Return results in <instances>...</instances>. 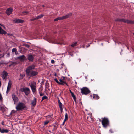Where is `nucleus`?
<instances>
[{
    "mask_svg": "<svg viewBox=\"0 0 134 134\" xmlns=\"http://www.w3.org/2000/svg\"><path fill=\"white\" fill-rule=\"evenodd\" d=\"M35 67V66L34 65H32L29 66L26 69V74L27 76L29 78L33 77L38 75V72L37 71L34 70Z\"/></svg>",
    "mask_w": 134,
    "mask_h": 134,
    "instance_id": "nucleus-1",
    "label": "nucleus"
},
{
    "mask_svg": "<svg viewBox=\"0 0 134 134\" xmlns=\"http://www.w3.org/2000/svg\"><path fill=\"white\" fill-rule=\"evenodd\" d=\"M115 21L123 22L124 23H127V24H134V21L131 20H129L128 19H124L117 18L115 19Z\"/></svg>",
    "mask_w": 134,
    "mask_h": 134,
    "instance_id": "nucleus-2",
    "label": "nucleus"
},
{
    "mask_svg": "<svg viewBox=\"0 0 134 134\" xmlns=\"http://www.w3.org/2000/svg\"><path fill=\"white\" fill-rule=\"evenodd\" d=\"M101 123L103 127L106 128L109 124V121L108 119L106 117L102 118Z\"/></svg>",
    "mask_w": 134,
    "mask_h": 134,
    "instance_id": "nucleus-3",
    "label": "nucleus"
},
{
    "mask_svg": "<svg viewBox=\"0 0 134 134\" xmlns=\"http://www.w3.org/2000/svg\"><path fill=\"white\" fill-rule=\"evenodd\" d=\"M25 107L24 104L21 102H19L16 106V109L17 111H21Z\"/></svg>",
    "mask_w": 134,
    "mask_h": 134,
    "instance_id": "nucleus-4",
    "label": "nucleus"
},
{
    "mask_svg": "<svg viewBox=\"0 0 134 134\" xmlns=\"http://www.w3.org/2000/svg\"><path fill=\"white\" fill-rule=\"evenodd\" d=\"M72 15L71 13H70L62 17H59L55 19L54 20V21H57L59 20H62L65 19L69 17Z\"/></svg>",
    "mask_w": 134,
    "mask_h": 134,
    "instance_id": "nucleus-5",
    "label": "nucleus"
},
{
    "mask_svg": "<svg viewBox=\"0 0 134 134\" xmlns=\"http://www.w3.org/2000/svg\"><path fill=\"white\" fill-rule=\"evenodd\" d=\"M81 92L82 94L87 95L90 92L89 89L86 87H84L81 89Z\"/></svg>",
    "mask_w": 134,
    "mask_h": 134,
    "instance_id": "nucleus-6",
    "label": "nucleus"
},
{
    "mask_svg": "<svg viewBox=\"0 0 134 134\" xmlns=\"http://www.w3.org/2000/svg\"><path fill=\"white\" fill-rule=\"evenodd\" d=\"M20 91L22 92H24L25 93L26 95H28L30 93V89L28 88H21L20 89Z\"/></svg>",
    "mask_w": 134,
    "mask_h": 134,
    "instance_id": "nucleus-7",
    "label": "nucleus"
},
{
    "mask_svg": "<svg viewBox=\"0 0 134 134\" xmlns=\"http://www.w3.org/2000/svg\"><path fill=\"white\" fill-rule=\"evenodd\" d=\"M67 78L65 77H62L61 79L59 80V81L62 84H61V85H63L64 84H66L67 86H68L67 83H66V81Z\"/></svg>",
    "mask_w": 134,
    "mask_h": 134,
    "instance_id": "nucleus-8",
    "label": "nucleus"
},
{
    "mask_svg": "<svg viewBox=\"0 0 134 134\" xmlns=\"http://www.w3.org/2000/svg\"><path fill=\"white\" fill-rule=\"evenodd\" d=\"M29 85L31 87L32 92L33 93L35 92L36 90V87L35 84H34L32 83L30 84Z\"/></svg>",
    "mask_w": 134,
    "mask_h": 134,
    "instance_id": "nucleus-9",
    "label": "nucleus"
},
{
    "mask_svg": "<svg viewBox=\"0 0 134 134\" xmlns=\"http://www.w3.org/2000/svg\"><path fill=\"white\" fill-rule=\"evenodd\" d=\"M13 9L12 8H9L7 9L6 13L8 16L9 15L12 13L13 11Z\"/></svg>",
    "mask_w": 134,
    "mask_h": 134,
    "instance_id": "nucleus-10",
    "label": "nucleus"
},
{
    "mask_svg": "<svg viewBox=\"0 0 134 134\" xmlns=\"http://www.w3.org/2000/svg\"><path fill=\"white\" fill-rule=\"evenodd\" d=\"M8 74V73L6 71H4L1 74V77L3 79H5L7 77Z\"/></svg>",
    "mask_w": 134,
    "mask_h": 134,
    "instance_id": "nucleus-11",
    "label": "nucleus"
},
{
    "mask_svg": "<svg viewBox=\"0 0 134 134\" xmlns=\"http://www.w3.org/2000/svg\"><path fill=\"white\" fill-rule=\"evenodd\" d=\"M27 59L29 61L32 62L34 60V57L32 55L29 54L27 56Z\"/></svg>",
    "mask_w": 134,
    "mask_h": 134,
    "instance_id": "nucleus-12",
    "label": "nucleus"
},
{
    "mask_svg": "<svg viewBox=\"0 0 134 134\" xmlns=\"http://www.w3.org/2000/svg\"><path fill=\"white\" fill-rule=\"evenodd\" d=\"M17 58L20 61L23 62L26 60V57L24 55H23L17 57Z\"/></svg>",
    "mask_w": 134,
    "mask_h": 134,
    "instance_id": "nucleus-13",
    "label": "nucleus"
},
{
    "mask_svg": "<svg viewBox=\"0 0 134 134\" xmlns=\"http://www.w3.org/2000/svg\"><path fill=\"white\" fill-rule=\"evenodd\" d=\"M12 98L13 99V100L14 101V103L15 104L18 101V99L17 97L16 96V95L14 94L12 95Z\"/></svg>",
    "mask_w": 134,
    "mask_h": 134,
    "instance_id": "nucleus-14",
    "label": "nucleus"
},
{
    "mask_svg": "<svg viewBox=\"0 0 134 134\" xmlns=\"http://www.w3.org/2000/svg\"><path fill=\"white\" fill-rule=\"evenodd\" d=\"M9 131V130H8L7 129H2L0 127V132L1 133H7Z\"/></svg>",
    "mask_w": 134,
    "mask_h": 134,
    "instance_id": "nucleus-15",
    "label": "nucleus"
},
{
    "mask_svg": "<svg viewBox=\"0 0 134 134\" xmlns=\"http://www.w3.org/2000/svg\"><path fill=\"white\" fill-rule=\"evenodd\" d=\"M13 22L15 23H23L24 22V21L21 19H14L13 20Z\"/></svg>",
    "mask_w": 134,
    "mask_h": 134,
    "instance_id": "nucleus-16",
    "label": "nucleus"
},
{
    "mask_svg": "<svg viewBox=\"0 0 134 134\" xmlns=\"http://www.w3.org/2000/svg\"><path fill=\"white\" fill-rule=\"evenodd\" d=\"M12 83V82L11 80H10L9 81L7 88L8 90H10L11 88Z\"/></svg>",
    "mask_w": 134,
    "mask_h": 134,
    "instance_id": "nucleus-17",
    "label": "nucleus"
},
{
    "mask_svg": "<svg viewBox=\"0 0 134 134\" xmlns=\"http://www.w3.org/2000/svg\"><path fill=\"white\" fill-rule=\"evenodd\" d=\"M36 104V99L35 97L34 98V100H33L31 103V105L33 106H35Z\"/></svg>",
    "mask_w": 134,
    "mask_h": 134,
    "instance_id": "nucleus-18",
    "label": "nucleus"
},
{
    "mask_svg": "<svg viewBox=\"0 0 134 134\" xmlns=\"http://www.w3.org/2000/svg\"><path fill=\"white\" fill-rule=\"evenodd\" d=\"M6 32L5 31L2 29L0 26V34H5L6 33Z\"/></svg>",
    "mask_w": 134,
    "mask_h": 134,
    "instance_id": "nucleus-19",
    "label": "nucleus"
},
{
    "mask_svg": "<svg viewBox=\"0 0 134 134\" xmlns=\"http://www.w3.org/2000/svg\"><path fill=\"white\" fill-rule=\"evenodd\" d=\"M12 52L13 53L15 52V54L17 55L18 54V52L17 51L16 49L15 48H14L12 50Z\"/></svg>",
    "mask_w": 134,
    "mask_h": 134,
    "instance_id": "nucleus-20",
    "label": "nucleus"
},
{
    "mask_svg": "<svg viewBox=\"0 0 134 134\" xmlns=\"http://www.w3.org/2000/svg\"><path fill=\"white\" fill-rule=\"evenodd\" d=\"M93 98L94 99H96L97 100L99 98V97L97 94H93Z\"/></svg>",
    "mask_w": 134,
    "mask_h": 134,
    "instance_id": "nucleus-21",
    "label": "nucleus"
},
{
    "mask_svg": "<svg viewBox=\"0 0 134 134\" xmlns=\"http://www.w3.org/2000/svg\"><path fill=\"white\" fill-rule=\"evenodd\" d=\"M17 64V63L16 62H12L9 65V66L10 67L12 66H14L16 65Z\"/></svg>",
    "mask_w": 134,
    "mask_h": 134,
    "instance_id": "nucleus-22",
    "label": "nucleus"
},
{
    "mask_svg": "<svg viewBox=\"0 0 134 134\" xmlns=\"http://www.w3.org/2000/svg\"><path fill=\"white\" fill-rule=\"evenodd\" d=\"M71 95L73 99L75 102H76V98L75 96L74 95V93H71Z\"/></svg>",
    "mask_w": 134,
    "mask_h": 134,
    "instance_id": "nucleus-23",
    "label": "nucleus"
},
{
    "mask_svg": "<svg viewBox=\"0 0 134 134\" xmlns=\"http://www.w3.org/2000/svg\"><path fill=\"white\" fill-rule=\"evenodd\" d=\"M58 102L59 104V105L60 108H63V104L61 103V102L59 100H58Z\"/></svg>",
    "mask_w": 134,
    "mask_h": 134,
    "instance_id": "nucleus-24",
    "label": "nucleus"
},
{
    "mask_svg": "<svg viewBox=\"0 0 134 134\" xmlns=\"http://www.w3.org/2000/svg\"><path fill=\"white\" fill-rule=\"evenodd\" d=\"M29 13V12L27 11H24L22 12L21 15H24L28 14Z\"/></svg>",
    "mask_w": 134,
    "mask_h": 134,
    "instance_id": "nucleus-25",
    "label": "nucleus"
},
{
    "mask_svg": "<svg viewBox=\"0 0 134 134\" xmlns=\"http://www.w3.org/2000/svg\"><path fill=\"white\" fill-rule=\"evenodd\" d=\"M44 15L43 14H40V15L38 16L37 17H36L37 19H39L43 17Z\"/></svg>",
    "mask_w": 134,
    "mask_h": 134,
    "instance_id": "nucleus-26",
    "label": "nucleus"
},
{
    "mask_svg": "<svg viewBox=\"0 0 134 134\" xmlns=\"http://www.w3.org/2000/svg\"><path fill=\"white\" fill-rule=\"evenodd\" d=\"M54 80L58 84L61 85V84H62L60 81V82H59L57 79L56 78L54 79Z\"/></svg>",
    "mask_w": 134,
    "mask_h": 134,
    "instance_id": "nucleus-27",
    "label": "nucleus"
},
{
    "mask_svg": "<svg viewBox=\"0 0 134 134\" xmlns=\"http://www.w3.org/2000/svg\"><path fill=\"white\" fill-rule=\"evenodd\" d=\"M77 42H75L73 43V44L71 45V46L74 47L76 46V45L77 44Z\"/></svg>",
    "mask_w": 134,
    "mask_h": 134,
    "instance_id": "nucleus-28",
    "label": "nucleus"
},
{
    "mask_svg": "<svg viewBox=\"0 0 134 134\" xmlns=\"http://www.w3.org/2000/svg\"><path fill=\"white\" fill-rule=\"evenodd\" d=\"M68 119V115L67 113H65V118L64 120H67Z\"/></svg>",
    "mask_w": 134,
    "mask_h": 134,
    "instance_id": "nucleus-29",
    "label": "nucleus"
},
{
    "mask_svg": "<svg viewBox=\"0 0 134 134\" xmlns=\"http://www.w3.org/2000/svg\"><path fill=\"white\" fill-rule=\"evenodd\" d=\"M47 98H48V97H47V96H43L42 98V99L41 100V101H42L44 100L47 99Z\"/></svg>",
    "mask_w": 134,
    "mask_h": 134,
    "instance_id": "nucleus-30",
    "label": "nucleus"
},
{
    "mask_svg": "<svg viewBox=\"0 0 134 134\" xmlns=\"http://www.w3.org/2000/svg\"><path fill=\"white\" fill-rule=\"evenodd\" d=\"M23 46H25V47L27 48H29L30 47V46L27 44H24L23 45Z\"/></svg>",
    "mask_w": 134,
    "mask_h": 134,
    "instance_id": "nucleus-31",
    "label": "nucleus"
},
{
    "mask_svg": "<svg viewBox=\"0 0 134 134\" xmlns=\"http://www.w3.org/2000/svg\"><path fill=\"white\" fill-rule=\"evenodd\" d=\"M87 119L88 121H92V119L90 117H88L87 118Z\"/></svg>",
    "mask_w": 134,
    "mask_h": 134,
    "instance_id": "nucleus-32",
    "label": "nucleus"
},
{
    "mask_svg": "<svg viewBox=\"0 0 134 134\" xmlns=\"http://www.w3.org/2000/svg\"><path fill=\"white\" fill-rule=\"evenodd\" d=\"M57 126L55 125L53 127V128L52 129V131H54L55 130L57 129Z\"/></svg>",
    "mask_w": 134,
    "mask_h": 134,
    "instance_id": "nucleus-33",
    "label": "nucleus"
},
{
    "mask_svg": "<svg viewBox=\"0 0 134 134\" xmlns=\"http://www.w3.org/2000/svg\"><path fill=\"white\" fill-rule=\"evenodd\" d=\"M0 110L2 111H4L5 110V108L3 107H1L0 108Z\"/></svg>",
    "mask_w": 134,
    "mask_h": 134,
    "instance_id": "nucleus-34",
    "label": "nucleus"
},
{
    "mask_svg": "<svg viewBox=\"0 0 134 134\" xmlns=\"http://www.w3.org/2000/svg\"><path fill=\"white\" fill-rule=\"evenodd\" d=\"M44 82V81H43L40 84H41V87H42V86L43 85Z\"/></svg>",
    "mask_w": 134,
    "mask_h": 134,
    "instance_id": "nucleus-35",
    "label": "nucleus"
},
{
    "mask_svg": "<svg viewBox=\"0 0 134 134\" xmlns=\"http://www.w3.org/2000/svg\"><path fill=\"white\" fill-rule=\"evenodd\" d=\"M39 93L40 94V96H42L44 95V93H42V92H39Z\"/></svg>",
    "mask_w": 134,
    "mask_h": 134,
    "instance_id": "nucleus-36",
    "label": "nucleus"
},
{
    "mask_svg": "<svg viewBox=\"0 0 134 134\" xmlns=\"http://www.w3.org/2000/svg\"><path fill=\"white\" fill-rule=\"evenodd\" d=\"M49 122V121H46L44 122V125H46Z\"/></svg>",
    "mask_w": 134,
    "mask_h": 134,
    "instance_id": "nucleus-37",
    "label": "nucleus"
},
{
    "mask_svg": "<svg viewBox=\"0 0 134 134\" xmlns=\"http://www.w3.org/2000/svg\"><path fill=\"white\" fill-rule=\"evenodd\" d=\"M41 87L40 88L39 90H38V91H39V93L40 92H41L42 91V90H43V88H41Z\"/></svg>",
    "mask_w": 134,
    "mask_h": 134,
    "instance_id": "nucleus-38",
    "label": "nucleus"
},
{
    "mask_svg": "<svg viewBox=\"0 0 134 134\" xmlns=\"http://www.w3.org/2000/svg\"><path fill=\"white\" fill-rule=\"evenodd\" d=\"M37 20V19L36 17L34 18H33V19H31L30 20L31 21H34V20Z\"/></svg>",
    "mask_w": 134,
    "mask_h": 134,
    "instance_id": "nucleus-39",
    "label": "nucleus"
},
{
    "mask_svg": "<svg viewBox=\"0 0 134 134\" xmlns=\"http://www.w3.org/2000/svg\"><path fill=\"white\" fill-rule=\"evenodd\" d=\"M10 53H7V57H9L10 56Z\"/></svg>",
    "mask_w": 134,
    "mask_h": 134,
    "instance_id": "nucleus-40",
    "label": "nucleus"
},
{
    "mask_svg": "<svg viewBox=\"0 0 134 134\" xmlns=\"http://www.w3.org/2000/svg\"><path fill=\"white\" fill-rule=\"evenodd\" d=\"M55 62V61L54 60H51V63L52 64L54 63Z\"/></svg>",
    "mask_w": 134,
    "mask_h": 134,
    "instance_id": "nucleus-41",
    "label": "nucleus"
},
{
    "mask_svg": "<svg viewBox=\"0 0 134 134\" xmlns=\"http://www.w3.org/2000/svg\"><path fill=\"white\" fill-rule=\"evenodd\" d=\"M4 56V55L3 54L2 55L1 54H0V58L3 57Z\"/></svg>",
    "mask_w": 134,
    "mask_h": 134,
    "instance_id": "nucleus-42",
    "label": "nucleus"
},
{
    "mask_svg": "<svg viewBox=\"0 0 134 134\" xmlns=\"http://www.w3.org/2000/svg\"><path fill=\"white\" fill-rule=\"evenodd\" d=\"M2 99V97L1 94L0 93V100H1Z\"/></svg>",
    "mask_w": 134,
    "mask_h": 134,
    "instance_id": "nucleus-43",
    "label": "nucleus"
},
{
    "mask_svg": "<svg viewBox=\"0 0 134 134\" xmlns=\"http://www.w3.org/2000/svg\"><path fill=\"white\" fill-rule=\"evenodd\" d=\"M60 108V111H61V113L63 111V108Z\"/></svg>",
    "mask_w": 134,
    "mask_h": 134,
    "instance_id": "nucleus-44",
    "label": "nucleus"
},
{
    "mask_svg": "<svg viewBox=\"0 0 134 134\" xmlns=\"http://www.w3.org/2000/svg\"><path fill=\"white\" fill-rule=\"evenodd\" d=\"M10 90H8L7 89L6 93L7 94H8Z\"/></svg>",
    "mask_w": 134,
    "mask_h": 134,
    "instance_id": "nucleus-45",
    "label": "nucleus"
},
{
    "mask_svg": "<svg viewBox=\"0 0 134 134\" xmlns=\"http://www.w3.org/2000/svg\"><path fill=\"white\" fill-rule=\"evenodd\" d=\"M66 120H64V121H63V123H62V125H64V123H65V122H66Z\"/></svg>",
    "mask_w": 134,
    "mask_h": 134,
    "instance_id": "nucleus-46",
    "label": "nucleus"
},
{
    "mask_svg": "<svg viewBox=\"0 0 134 134\" xmlns=\"http://www.w3.org/2000/svg\"><path fill=\"white\" fill-rule=\"evenodd\" d=\"M20 76L21 77H22V78H23L24 77V76L21 75V74H20Z\"/></svg>",
    "mask_w": 134,
    "mask_h": 134,
    "instance_id": "nucleus-47",
    "label": "nucleus"
},
{
    "mask_svg": "<svg viewBox=\"0 0 134 134\" xmlns=\"http://www.w3.org/2000/svg\"><path fill=\"white\" fill-rule=\"evenodd\" d=\"M12 113H14L15 112V111L14 110H13L12 111Z\"/></svg>",
    "mask_w": 134,
    "mask_h": 134,
    "instance_id": "nucleus-48",
    "label": "nucleus"
},
{
    "mask_svg": "<svg viewBox=\"0 0 134 134\" xmlns=\"http://www.w3.org/2000/svg\"><path fill=\"white\" fill-rule=\"evenodd\" d=\"M79 61V62H80V61H81V59L80 58H79L78 59Z\"/></svg>",
    "mask_w": 134,
    "mask_h": 134,
    "instance_id": "nucleus-49",
    "label": "nucleus"
},
{
    "mask_svg": "<svg viewBox=\"0 0 134 134\" xmlns=\"http://www.w3.org/2000/svg\"><path fill=\"white\" fill-rule=\"evenodd\" d=\"M54 76H57V74L56 73H55L54 74Z\"/></svg>",
    "mask_w": 134,
    "mask_h": 134,
    "instance_id": "nucleus-50",
    "label": "nucleus"
},
{
    "mask_svg": "<svg viewBox=\"0 0 134 134\" xmlns=\"http://www.w3.org/2000/svg\"><path fill=\"white\" fill-rule=\"evenodd\" d=\"M70 92L71 94V93H73V92H72L70 90Z\"/></svg>",
    "mask_w": 134,
    "mask_h": 134,
    "instance_id": "nucleus-51",
    "label": "nucleus"
},
{
    "mask_svg": "<svg viewBox=\"0 0 134 134\" xmlns=\"http://www.w3.org/2000/svg\"><path fill=\"white\" fill-rule=\"evenodd\" d=\"M69 54H70V55L71 56H73V54H70V53H69Z\"/></svg>",
    "mask_w": 134,
    "mask_h": 134,
    "instance_id": "nucleus-52",
    "label": "nucleus"
},
{
    "mask_svg": "<svg viewBox=\"0 0 134 134\" xmlns=\"http://www.w3.org/2000/svg\"><path fill=\"white\" fill-rule=\"evenodd\" d=\"M42 7H44V5H42Z\"/></svg>",
    "mask_w": 134,
    "mask_h": 134,
    "instance_id": "nucleus-53",
    "label": "nucleus"
},
{
    "mask_svg": "<svg viewBox=\"0 0 134 134\" xmlns=\"http://www.w3.org/2000/svg\"><path fill=\"white\" fill-rule=\"evenodd\" d=\"M48 118H49V117H50V115H48L47 116Z\"/></svg>",
    "mask_w": 134,
    "mask_h": 134,
    "instance_id": "nucleus-54",
    "label": "nucleus"
},
{
    "mask_svg": "<svg viewBox=\"0 0 134 134\" xmlns=\"http://www.w3.org/2000/svg\"><path fill=\"white\" fill-rule=\"evenodd\" d=\"M2 124L3 125L4 124H3V123H2Z\"/></svg>",
    "mask_w": 134,
    "mask_h": 134,
    "instance_id": "nucleus-55",
    "label": "nucleus"
},
{
    "mask_svg": "<svg viewBox=\"0 0 134 134\" xmlns=\"http://www.w3.org/2000/svg\"><path fill=\"white\" fill-rule=\"evenodd\" d=\"M23 48V47H22V48H21V49H22Z\"/></svg>",
    "mask_w": 134,
    "mask_h": 134,
    "instance_id": "nucleus-56",
    "label": "nucleus"
},
{
    "mask_svg": "<svg viewBox=\"0 0 134 134\" xmlns=\"http://www.w3.org/2000/svg\"><path fill=\"white\" fill-rule=\"evenodd\" d=\"M25 49V51H26L27 50V49Z\"/></svg>",
    "mask_w": 134,
    "mask_h": 134,
    "instance_id": "nucleus-57",
    "label": "nucleus"
},
{
    "mask_svg": "<svg viewBox=\"0 0 134 134\" xmlns=\"http://www.w3.org/2000/svg\"><path fill=\"white\" fill-rule=\"evenodd\" d=\"M133 35L134 36V33L133 34Z\"/></svg>",
    "mask_w": 134,
    "mask_h": 134,
    "instance_id": "nucleus-58",
    "label": "nucleus"
},
{
    "mask_svg": "<svg viewBox=\"0 0 134 134\" xmlns=\"http://www.w3.org/2000/svg\"><path fill=\"white\" fill-rule=\"evenodd\" d=\"M38 82H39V81H38Z\"/></svg>",
    "mask_w": 134,
    "mask_h": 134,
    "instance_id": "nucleus-59",
    "label": "nucleus"
}]
</instances>
